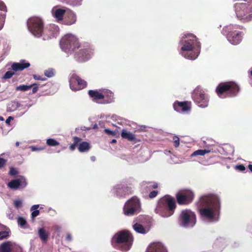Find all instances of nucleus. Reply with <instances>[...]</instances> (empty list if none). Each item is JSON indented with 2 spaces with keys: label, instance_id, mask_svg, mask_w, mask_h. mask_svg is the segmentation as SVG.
Wrapping results in <instances>:
<instances>
[{
  "label": "nucleus",
  "instance_id": "23",
  "mask_svg": "<svg viewBox=\"0 0 252 252\" xmlns=\"http://www.w3.org/2000/svg\"><path fill=\"white\" fill-rule=\"evenodd\" d=\"M90 144L87 142L82 141L79 143L78 149L80 152L83 153L88 151L91 149Z\"/></svg>",
  "mask_w": 252,
  "mask_h": 252
},
{
  "label": "nucleus",
  "instance_id": "3",
  "mask_svg": "<svg viewBox=\"0 0 252 252\" xmlns=\"http://www.w3.org/2000/svg\"><path fill=\"white\" fill-rule=\"evenodd\" d=\"M180 43L182 45L181 54L183 57L190 60L198 57L201 44L196 36L192 33L184 34Z\"/></svg>",
  "mask_w": 252,
  "mask_h": 252
},
{
  "label": "nucleus",
  "instance_id": "56",
  "mask_svg": "<svg viewBox=\"0 0 252 252\" xmlns=\"http://www.w3.org/2000/svg\"><path fill=\"white\" fill-rule=\"evenodd\" d=\"M251 75L252 76V70L251 71Z\"/></svg>",
  "mask_w": 252,
  "mask_h": 252
},
{
  "label": "nucleus",
  "instance_id": "17",
  "mask_svg": "<svg viewBox=\"0 0 252 252\" xmlns=\"http://www.w3.org/2000/svg\"><path fill=\"white\" fill-rule=\"evenodd\" d=\"M173 107L175 111L178 112H185L190 109V102L188 101L180 102L176 101L173 104Z\"/></svg>",
  "mask_w": 252,
  "mask_h": 252
},
{
  "label": "nucleus",
  "instance_id": "41",
  "mask_svg": "<svg viewBox=\"0 0 252 252\" xmlns=\"http://www.w3.org/2000/svg\"><path fill=\"white\" fill-rule=\"evenodd\" d=\"M33 78L36 80H41V81H45L46 80V78L45 77H43L42 76H41L38 75L34 74L33 75Z\"/></svg>",
  "mask_w": 252,
  "mask_h": 252
},
{
  "label": "nucleus",
  "instance_id": "53",
  "mask_svg": "<svg viewBox=\"0 0 252 252\" xmlns=\"http://www.w3.org/2000/svg\"><path fill=\"white\" fill-rule=\"evenodd\" d=\"M117 142V140L116 139H113L111 142V143H115Z\"/></svg>",
  "mask_w": 252,
  "mask_h": 252
},
{
  "label": "nucleus",
  "instance_id": "44",
  "mask_svg": "<svg viewBox=\"0 0 252 252\" xmlns=\"http://www.w3.org/2000/svg\"><path fill=\"white\" fill-rule=\"evenodd\" d=\"M32 85H34L32 87V94H35V93L37 92V91L38 90V85L37 84H36V83H34Z\"/></svg>",
  "mask_w": 252,
  "mask_h": 252
},
{
  "label": "nucleus",
  "instance_id": "11",
  "mask_svg": "<svg viewBox=\"0 0 252 252\" xmlns=\"http://www.w3.org/2000/svg\"><path fill=\"white\" fill-rule=\"evenodd\" d=\"M193 192L187 189L179 190L175 194L177 203L179 205H188L190 204L194 198Z\"/></svg>",
  "mask_w": 252,
  "mask_h": 252
},
{
  "label": "nucleus",
  "instance_id": "52",
  "mask_svg": "<svg viewBox=\"0 0 252 252\" xmlns=\"http://www.w3.org/2000/svg\"><path fill=\"white\" fill-rule=\"evenodd\" d=\"M249 169L252 172V164H250L248 166Z\"/></svg>",
  "mask_w": 252,
  "mask_h": 252
},
{
  "label": "nucleus",
  "instance_id": "30",
  "mask_svg": "<svg viewBox=\"0 0 252 252\" xmlns=\"http://www.w3.org/2000/svg\"><path fill=\"white\" fill-rule=\"evenodd\" d=\"M210 152V150L204 149V150H198L194 151L191 155V157L196 156H203L206 154H208Z\"/></svg>",
  "mask_w": 252,
  "mask_h": 252
},
{
  "label": "nucleus",
  "instance_id": "42",
  "mask_svg": "<svg viewBox=\"0 0 252 252\" xmlns=\"http://www.w3.org/2000/svg\"><path fill=\"white\" fill-rule=\"evenodd\" d=\"M18 173V172L16 169L13 167H11L10 169V171L9 172V174L12 176H15L17 175Z\"/></svg>",
  "mask_w": 252,
  "mask_h": 252
},
{
  "label": "nucleus",
  "instance_id": "15",
  "mask_svg": "<svg viewBox=\"0 0 252 252\" xmlns=\"http://www.w3.org/2000/svg\"><path fill=\"white\" fill-rule=\"evenodd\" d=\"M115 194L119 197H125L126 195L132 193V189L127 185L119 184L115 187Z\"/></svg>",
  "mask_w": 252,
  "mask_h": 252
},
{
  "label": "nucleus",
  "instance_id": "9",
  "mask_svg": "<svg viewBox=\"0 0 252 252\" xmlns=\"http://www.w3.org/2000/svg\"><path fill=\"white\" fill-rule=\"evenodd\" d=\"M242 27L238 25H230L224 27L222 30L230 43L233 45L239 44L242 39V32L237 31L242 29Z\"/></svg>",
  "mask_w": 252,
  "mask_h": 252
},
{
  "label": "nucleus",
  "instance_id": "38",
  "mask_svg": "<svg viewBox=\"0 0 252 252\" xmlns=\"http://www.w3.org/2000/svg\"><path fill=\"white\" fill-rule=\"evenodd\" d=\"M13 204H14V207L17 209H19L22 207V202L20 200H14V202H13Z\"/></svg>",
  "mask_w": 252,
  "mask_h": 252
},
{
  "label": "nucleus",
  "instance_id": "49",
  "mask_svg": "<svg viewBox=\"0 0 252 252\" xmlns=\"http://www.w3.org/2000/svg\"><path fill=\"white\" fill-rule=\"evenodd\" d=\"M66 240L70 241L71 240V236L70 234H67L66 236Z\"/></svg>",
  "mask_w": 252,
  "mask_h": 252
},
{
  "label": "nucleus",
  "instance_id": "47",
  "mask_svg": "<svg viewBox=\"0 0 252 252\" xmlns=\"http://www.w3.org/2000/svg\"><path fill=\"white\" fill-rule=\"evenodd\" d=\"M13 120V118L12 116H9L5 121V123L7 125H9L10 121Z\"/></svg>",
  "mask_w": 252,
  "mask_h": 252
},
{
  "label": "nucleus",
  "instance_id": "13",
  "mask_svg": "<svg viewBox=\"0 0 252 252\" xmlns=\"http://www.w3.org/2000/svg\"><path fill=\"white\" fill-rule=\"evenodd\" d=\"M192 98L199 107L205 108L208 105V95L202 90L196 89L192 94Z\"/></svg>",
  "mask_w": 252,
  "mask_h": 252
},
{
  "label": "nucleus",
  "instance_id": "54",
  "mask_svg": "<svg viewBox=\"0 0 252 252\" xmlns=\"http://www.w3.org/2000/svg\"><path fill=\"white\" fill-rule=\"evenodd\" d=\"M0 120H3V118L2 117H0Z\"/></svg>",
  "mask_w": 252,
  "mask_h": 252
},
{
  "label": "nucleus",
  "instance_id": "50",
  "mask_svg": "<svg viewBox=\"0 0 252 252\" xmlns=\"http://www.w3.org/2000/svg\"><path fill=\"white\" fill-rule=\"evenodd\" d=\"M6 228L7 227L5 226L0 223V232Z\"/></svg>",
  "mask_w": 252,
  "mask_h": 252
},
{
  "label": "nucleus",
  "instance_id": "37",
  "mask_svg": "<svg viewBox=\"0 0 252 252\" xmlns=\"http://www.w3.org/2000/svg\"><path fill=\"white\" fill-rule=\"evenodd\" d=\"M0 12H2V13H4L6 15L7 12L6 6L4 3L1 0H0Z\"/></svg>",
  "mask_w": 252,
  "mask_h": 252
},
{
  "label": "nucleus",
  "instance_id": "55",
  "mask_svg": "<svg viewBox=\"0 0 252 252\" xmlns=\"http://www.w3.org/2000/svg\"><path fill=\"white\" fill-rule=\"evenodd\" d=\"M16 144L17 146H18L19 145V143L17 142Z\"/></svg>",
  "mask_w": 252,
  "mask_h": 252
},
{
  "label": "nucleus",
  "instance_id": "12",
  "mask_svg": "<svg viewBox=\"0 0 252 252\" xmlns=\"http://www.w3.org/2000/svg\"><path fill=\"white\" fill-rule=\"evenodd\" d=\"M140 201L136 196H133L127 200L123 208L124 214L126 216H133L140 208Z\"/></svg>",
  "mask_w": 252,
  "mask_h": 252
},
{
  "label": "nucleus",
  "instance_id": "22",
  "mask_svg": "<svg viewBox=\"0 0 252 252\" xmlns=\"http://www.w3.org/2000/svg\"><path fill=\"white\" fill-rule=\"evenodd\" d=\"M38 235L41 241L44 243H46L48 240L49 233L46 231L43 227H41L38 230Z\"/></svg>",
  "mask_w": 252,
  "mask_h": 252
},
{
  "label": "nucleus",
  "instance_id": "6",
  "mask_svg": "<svg viewBox=\"0 0 252 252\" xmlns=\"http://www.w3.org/2000/svg\"><path fill=\"white\" fill-rule=\"evenodd\" d=\"M239 86L234 82L220 83L216 87V93L220 98L236 96L240 91Z\"/></svg>",
  "mask_w": 252,
  "mask_h": 252
},
{
  "label": "nucleus",
  "instance_id": "25",
  "mask_svg": "<svg viewBox=\"0 0 252 252\" xmlns=\"http://www.w3.org/2000/svg\"><path fill=\"white\" fill-rule=\"evenodd\" d=\"M133 229L137 233L141 234H145L146 233V229L141 224L135 223L132 226Z\"/></svg>",
  "mask_w": 252,
  "mask_h": 252
},
{
  "label": "nucleus",
  "instance_id": "1",
  "mask_svg": "<svg viewBox=\"0 0 252 252\" xmlns=\"http://www.w3.org/2000/svg\"><path fill=\"white\" fill-rule=\"evenodd\" d=\"M60 46L63 50L67 53L75 52L80 48L75 54V58L80 62L88 60L91 56L92 49L89 43L80 45L78 38L71 34L63 36L60 41Z\"/></svg>",
  "mask_w": 252,
  "mask_h": 252
},
{
  "label": "nucleus",
  "instance_id": "18",
  "mask_svg": "<svg viewBox=\"0 0 252 252\" xmlns=\"http://www.w3.org/2000/svg\"><path fill=\"white\" fill-rule=\"evenodd\" d=\"M27 185V183L25 179H17L11 180L9 182L7 186L9 189L16 190L20 188H25Z\"/></svg>",
  "mask_w": 252,
  "mask_h": 252
},
{
  "label": "nucleus",
  "instance_id": "31",
  "mask_svg": "<svg viewBox=\"0 0 252 252\" xmlns=\"http://www.w3.org/2000/svg\"><path fill=\"white\" fill-rule=\"evenodd\" d=\"M34 85H21L20 86H18L16 87V90L17 91H21L22 92H26L29 90H30L33 86Z\"/></svg>",
  "mask_w": 252,
  "mask_h": 252
},
{
  "label": "nucleus",
  "instance_id": "8",
  "mask_svg": "<svg viewBox=\"0 0 252 252\" xmlns=\"http://www.w3.org/2000/svg\"><path fill=\"white\" fill-rule=\"evenodd\" d=\"M244 1L243 2L235 3V12L238 18L249 22L252 20V0Z\"/></svg>",
  "mask_w": 252,
  "mask_h": 252
},
{
  "label": "nucleus",
  "instance_id": "2",
  "mask_svg": "<svg viewBox=\"0 0 252 252\" xmlns=\"http://www.w3.org/2000/svg\"><path fill=\"white\" fill-rule=\"evenodd\" d=\"M199 206L200 216L204 219L212 220L220 213V198L217 194L209 193L200 198Z\"/></svg>",
  "mask_w": 252,
  "mask_h": 252
},
{
  "label": "nucleus",
  "instance_id": "4",
  "mask_svg": "<svg viewBox=\"0 0 252 252\" xmlns=\"http://www.w3.org/2000/svg\"><path fill=\"white\" fill-rule=\"evenodd\" d=\"M27 25L30 32L36 37H41L43 33L47 35L49 38L54 36V32L52 29L54 25L44 29L43 20L40 17L30 18L28 21Z\"/></svg>",
  "mask_w": 252,
  "mask_h": 252
},
{
  "label": "nucleus",
  "instance_id": "7",
  "mask_svg": "<svg viewBox=\"0 0 252 252\" xmlns=\"http://www.w3.org/2000/svg\"><path fill=\"white\" fill-rule=\"evenodd\" d=\"M113 241L121 245L120 249L123 252L128 251L132 245L133 237L128 230H122L117 232L113 237Z\"/></svg>",
  "mask_w": 252,
  "mask_h": 252
},
{
  "label": "nucleus",
  "instance_id": "32",
  "mask_svg": "<svg viewBox=\"0 0 252 252\" xmlns=\"http://www.w3.org/2000/svg\"><path fill=\"white\" fill-rule=\"evenodd\" d=\"M46 144L49 146H57L59 145L60 143L53 138H49L47 139Z\"/></svg>",
  "mask_w": 252,
  "mask_h": 252
},
{
  "label": "nucleus",
  "instance_id": "51",
  "mask_svg": "<svg viewBox=\"0 0 252 252\" xmlns=\"http://www.w3.org/2000/svg\"><path fill=\"white\" fill-rule=\"evenodd\" d=\"M152 188L153 189H157L158 187V184L157 183H154V184L152 185Z\"/></svg>",
  "mask_w": 252,
  "mask_h": 252
},
{
  "label": "nucleus",
  "instance_id": "14",
  "mask_svg": "<svg viewBox=\"0 0 252 252\" xmlns=\"http://www.w3.org/2000/svg\"><path fill=\"white\" fill-rule=\"evenodd\" d=\"M69 85L72 90L76 91L86 88L87 83L76 73H73L69 78Z\"/></svg>",
  "mask_w": 252,
  "mask_h": 252
},
{
  "label": "nucleus",
  "instance_id": "43",
  "mask_svg": "<svg viewBox=\"0 0 252 252\" xmlns=\"http://www.w3.org/2000/svg\"><path fill=\"white\" fill-rule=\"evenodd\" d=\"M235 169H236L240 171H244L245 170L246 168L243 165L240 164V165H236L235 167Z\"/></svg>",
  "mask_w": 252,
  "mask_h": 252
},
{
  "label": "nucleus",
  "instance_id": "45",
  "mask_svg": "<svg viewBox=\"0 0 252 252\" xmlns=\"http://www.w3.org/2000/svg\"><path fill=\"white\" fill-rule=\"evenodd\" d=\"M39 214V210H34L32 213V219H34L36 217H37Z\"/></svg>",
  "mask_w": 252,
  "mask_h": 252
},
{
  "label": "nucleus",
  "instance_id": "27",
  "mask_svg": "<svg viewBox=\"0 0 252 252\" xmlns=\"http://www.w3.org/2000/svg\"><path fill=\"white\" fill-rule=\"evenodd\" d=\"M17 222L21 228L23 229L28 228L29 226L25 219L22 217H19L17 219Z\"/></svg>",
  "mask_w": 252,
  "mask_h": 252
},
{
  "label": "nucleus",
  "instance_id": "16",
  "mask_svg": "<svg viewBox=\"0 0 252 252\" xmlns=\"http://www.w3.org/2000/svg\"><path fill=\"white\" fill-rule=\"evenodd\" d=\"M0 252H23V250L21 247L13 246L11 242L7 241L0 245Z\"/></svg>",
  "mask_w": 252,
  "mask_h": 252
},
{
  "label": "nucleus",
  "instance_id": "33",
  "mask_svg": "<svg viewBox=\"0 0 252 252\" xmlns=\"http://www.w3.org/2000/svg\"><path fill=\"white\" fill-rule=\"evenodd\" d=\"M104 132L108 135H112V136L118 137L119 136V132L117 130L114 131L111 130L109 129L105 128Z\"/></svg>",
  "mask_w": 252,
  "mask_h": 252
},
{
  "label": "nucleus",
  "instance_id": "19",
  "mask_svg": "<svg viewBox=\"0 0 252 252\" xmlns=\"http://www.w3.org/2000/svg\"><path fill=\"white\" fill-rule=\"evenodd\" d=\"M106 93V92L104 91L100 92L97 90H89L88 94L93 100H97L104 99Z\"/></svg>",
  "mask_w": 252,
  "mask_h": 252
},
{
  "label": "nucleus",
  "instance_id": "29",
  "mask_svg": "<svg viewBox=\"0 0 252 252\" xmlns=\"http://www.w3.org/2000/svg\"><path fill=\"white\" fill-rule=\"evenodd\" d=\"M10 231L6 228L0 232V240L7 238L10 236Z\"/></svg>",
  "mask_w": 252,
  "mask_h": 252
},
{
  "label": "nucleus",
  "instance_id": "34",
  "mask_svg": "<svg viewBox=\"0 0 252 252\" xmlns=\"http://www.w3.org/2000/svg\"><path fill=\"white\" fill-rule=\"evenodd\" d=\"M6 18V15L4 13H2V12H0V31L2 29Z\"/></svg>",
  "mask_w": 252,
  "mask_h": 252
},
{
  "label": "nucleus",
  "instance_id": "24",
  "mask_svg": "<svg viewBox=\"0 0 252 252\" xmlns=\"http://www.w3.org/2000/svg\"><path fill=\"white\" fill-rule=\"evenodd\" d=\"M153 251L150 252H168L165 247L160 243L153 244Z\"/></svg>",
  "mask_w": 252,
  "mask_h": 252
},
{
  "label": "nucleus",
  "instance_id": "40",
  "mask_svg": "<svg viewBox=\"0 0 252 252\" xmlns=\"http://www.w3.org/2000/svg\"><path fill=\"white\" fill-rule=\"evenodd\" d=\"M158 194V190H153L151 191L149 194V197L150 198H154L156 197Z\"/></svg>",
  "mask_w": 252,
  "mask_h": 252
},
{
  "label": "nucleus",
  "instance_id": "36",
  "mask_svg": "<svg viewBox=\"0 0 252 252\" xmlns=\"http://www.w3.org/2000/svg\"><path fill=\"white\" fill-rule=\"evenodd\" d=\"M15 74L14 71H7L6 72V73L4 74V76H3L2 78L4 79H10L12 77V76Z\"/></svg>",
  "mask_w": 252,
  "mask_h": 252
},
{
  "label": "nucleus",
  "instance_id": "26",
  "mask_svg": "<svg viewBox=\"0 0 252 252\" xmlns=\"http://www.w3.org/2000/svg\"><path fill=\"white\" fill-rule=\"evenodd\" d=\"M65 12V10L59 8L55 10L53 15L58 20H62L63 19Z\"/></svg>",
  "mask_w": 252,
  "mask_h": 252
},
{
  "label": "nucleus",
  "instance_id": "20",
  "mask_svg": "<svg viewBox=\"0 0 252 252\" xmlns=\"http://www.w3.org/2000/svg\"><path fill=\"white\" fill-rule=\"evenodd\" d=\"M121 136L123 139L127 140L129 141L136 142V136L132 132L126 129H123L121 132Z\"/></svg>",
  "mask_w": 252,
  "mask_h": 252
},
{
  "label": "nucleus",
  "instance_id": "46",
  "mask_svg": "<svg viewBox=\"0 0 252 252\" xmlns=\"http://www.w3.org/2000/svg\"><path fill=\"white\" fill-rule=\"evenodd\" d=\"M6 163V160L0 158V168H2Z\"/></svg>",
  "mask_w": 252,
  "mask_h": 252
},
{
  "label": "nucleus",
  "instance_id": "10",
  "mask_svg": "<svg viewBox=\"0 0 252 252\" xmlns=\"http://www.w3.org/2000/svg\"><path fill=\"white\" fill-rule=\"evenodd\" d=\"M178 222L180 226L192 228L196 223V214L190 209H184L181 211L178 216Z\"/></svg>",
  "mask_w": 252,
  "mask_h": 252
},
{
  "label": "nucleus",
  "instance_id": "28",
  "mask_svg": "<svg viewBox=\"0 0 252 252\" xmlns=\"http://www.w3.org/2000/svg\"><path fill=\"white\" fill-rule=\"evenodd\" d=\"M82 141V139L81 138L78 137L77 136H74L73 137V143L71 144L69 146V149L71 151H74L76 147L78 146L79 143Z\"/></svg>",
  "mask_w": 252,
  "mask_h": 252
},
{
  "label": "nucleus",
  "instance_id": "21",
  "mask_svg": "<svg viewBox=\"0 0 252 252\" xmlns=\"http://www.w3.org/2000/svg\"><path fill=\"white\" fill-rule=\"evenodd\" d=\"M30 66L29 63H14L11 65V68L14 71H22Z\"/></svg>",
  "mask_w": 252,
  "mask_h": 252
},
{
  "label": "nucleus",
  "instance_id": "35",
  "mask_svg": "<svg viewBox=\"0 0 252 252\" xmlns=\"http://www.w3.org/2000/svg\"><path fill=\"white\" fill-rule=\"evenodd\" d=\"M44 75L46 77L50 78L54 76L55 74L53 69H48L44 71Z\"/></svg>",
  "mask_w": 252,
  "mask_h": 252
},
{
  "label": "nucleus",
  "instance_id": "48",
  "mask_svg": "<svg viewBox=\"0 0 252 252\" xmlns=\"http://www.w3.org/2000/svg\"><path fill=\"white\" fill-rule=\"evenodd\" d=\"M39 205H34L31 208V211L32 210H37V209L39 208Z\"/></svg>",
  "mask_w": 252,
  "mask_h": 252
},
{
  "label": "nucleus",
  "instance_id": "39",
  "mask_svg": "<svg viewBox=\"0 0 252 252\" xmlns=\"http://www.w3.org/2000/svg\"><path fill=\"white\" fill-rule=\"evenodd\" d=\"M174 146L175 147H178L180 144V139L178 137L174 136L173 138Z\"/></svg>",
  "mask_w": 252,
  "mask_h": 252
},
{
  "label": "nucleus",
  "instance_id": "5",
  "mask_svg": "<svg viewBox=\"0 0 252 252\" xmlns=\"http://www.w3.org/2000/svg\"><path fill=\"white\" fill-rule=\"evenodd\" d=\"M176 208L175 199L171 195H166L158 200L155 211L160 216L167 218L174 214Z\"/></svg>",
  "mask_w": 252,
  "mask_h": 252
}]
</instances>
